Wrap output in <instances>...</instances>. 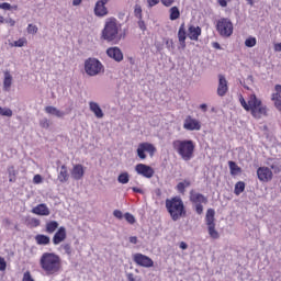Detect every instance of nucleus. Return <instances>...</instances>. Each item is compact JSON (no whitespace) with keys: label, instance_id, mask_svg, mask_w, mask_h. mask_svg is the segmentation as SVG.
I'll return each mask as SVG.
<instances>
[{"label":"nucleus","instance_id":"1","mask_svg":"<svg viewBox=\"0 0 281 281\" xmlns=\"http://www.w3.org/2000/svg\"><path fill=\"white\" fill-rule=\"evenodd\" d=\"M40 267L45 276H58L63 269V260L55 252H44L40 257Z\"/></svg>","mask_w":281,"mask_h":281},{"label":"nucleus","instance_id":"2","mask_svg":"<svg viewBox=\"0 0 281 281\" xmlns=\"http://www.w3.org/2000/svg\"><path fill=\"white\" fill-rule=\"evenodd\" d=\"M239 102L243 109H245V111H249L255 120H261L267 116V105H265L262 100L256 97V94H250L248 101L240 95Z\"/></svg>","mask_w":281,"mask_h":281},{"label":"nucleus","instance_id":"3","mask_svg":"<svg viewBox=\"0 0 281 281\" xmlns=\"http://www.w3.org/2000/svg\"><path fill=\"white\" fill-rule=\"evenodd\" d=\"M121 30L122 25L117 23V20L114 18H109L105 20L101 37L103 41H108V43H114L117 45V43H120V41L123 38L122 34L120 33Z\"/></svg>","mask_w":281,"mask_h":281},{"label":"nucleus","instance_id":"4","mask_svg":"<svg viewBox=\"0 0 281 281\" xmlns=\"http://www.w3.org/2000/svg\"><path fill=\"white\" fill-rule=\"evenodd\" d=\"M172 149L182 161H190L194 158V140L192 139H175L171 143Z\"/></svg>","mask_w":281,"mask_h":281},{"label":"nucleus","instance_id":"5","mask_svg":"<svg viewBox=\"0 0 281 281\" xmlns=\"http://www.w3.org/2000/svg\"><path fill=\"white\" fill-rule=\"evenodd\" d=\"M166 207L172 221H179L186 214V206H183V201L180 198L166 200Z\"/></svg>","mask_w":281,"mask_h":281},{"label":"nucleus","instance_id":"6","mask_svg":"<svg viewBox=\"0 0 281 281\" xmlns=\"http://www.w3.org/2000/svg\"><path fill=\"white\" fill-rule=\"evenodd\" d=\"M85 71L90 77L100 76L104 74V65L98 58H88L85 61Z\"/></svg>","mask_w":281,"mask_h":281},{"label":"nucleus","instance_id":"7","mask_svg":"<svg viewBox=\"0 0 281 281\" xmlns=\"http://www.w3.org/2000/svg\"><path fill=\"white\" fill-rule=\"evenodd\" d=\"M216 30L220 36L224 38H229L232 34H234V24L232 23L231 19L222 18L216 22Z\"/></svg>","mask_w":281,"mask_h":281},{"label":"nucleus","instance_id":"8","mask_svg":"<svg viewBox=\"0 0 281 281\" xmlns=\"http://www.w3.org/2000/svg\"><path fill=\"white\" fill-rule=\"evenodd\" d=\"M216 212L214 209H209L205 216V223L207 226L209 236L213 238V240H218L221 238V234L216 231V223L214 222V216Z\"/></svg>","mask_w":281,"mask_h":281},{"label":"nucleus","instance_id":"9","mask_svg":"<svg viewBox=\"0 0 281 281\" xmlns=\"http://www.w3.org/2000/svg\"><path fill=\"white\" fill-rule=\"evenodd\" d=\"M190 201L193 204L196 214H203V205L207 204V198L194 190H191Z\"/></svg>","mask_w":281,"mask_h":281},{"label":"nucleus","instance_id":"10","mask_svg":"<svg viewBox=\"0 0 281 281\" xmlns=\"http://www.w3.org/2000/svg\"><path fill=\"white\" fill-rule=\"evenodd\" d=\"M146 153L154 157L155 153H157V147H155V145L148 142L139 143L136 149L137 157L144 160L146 159Z\"/></svg>","mask_w":281,"mask_h":281},{"label":"nucleus","instance_id":"11","mask_svg":"<svg viewBox=\"0 0 281 281\" xmlns=\"http://www.w3.org/2000/svg\"><path fill=\"white\" fill-rule=\"evenodd\" d=\"M133 260L137 267H143L144 269H150L151 267H155V261L142 252L134 254Z\"/></svg>","mask_w":281,"mask_h":281},{"label":"nucleus","instance_id":"12","mask_svg":"<svg viewBox=\"0 0 281 281\" xmlns=\"http://www.w3.org/2000/svg\"><path fill=\"white\" fill-rule=\"evenodd\" d=\"M135 172L145 179H153L155 177V169L145 164H137L135 166Z\"/></svg>","mask_w":281,"mask_h":281},{"label":"nucleus","instance_id":"13","mask_svg":"<svg viewBox=\"0 0 281 281\" xmlns=\"http://www.w3.org/2000/svg\"><path fill=\"white\" fill-rule=\"evenodd\" d=\"M201 121L194 119L192 115L186 116L183 121L184 131H201Z\"/></svg>","mask_w":281,"mask_h":281},{"label":"nucleus","instance_id":"14","mask_svg":"<svg viewBox=\"0 0 281 281\" xmlns=\"http://www.w3.org/2000/svg\"><path fill=\"white\" fill-rule=\"evenodd\" d=\"M257 177L262 183H269L273 179V171L269 167H259L257 169Z\"/></svg>","mask_w":281,"mask_h":281},{"label":"nucleus","instance_id":"15","mask_svg":"<svg viewBox=\"0 0 281 281\" xmlns=\"http://www.w3.org/2000/svg\"><path fill=\"white\" fill-rule=\"evenodd\" d=\"M106 56L115 60V63H122L124 60V53H122V49L117 46L109 47L106 49Z\"/></svg>","mask_w":281,"mask_h":281},{"label":"nucleus","instance_id":"16","mask_svg":"<svg viewBox=\"0 0 281 281\" xmlns=\"http://www.w3.org/2000/svg\"><path fill=\"white\" fill-rule=\"evenodd\" d=\"M227 91H229L227 79L223 75H218L217 95L220 98H225Z\"/></svg>","mask_w":281,"mask_h":281},{"label":"nucleus","instance_id":"17","mask_svg":"<svg viewBox=\"0 0 281 281\" xmlns=\"http://www.w3.org/2000/svg\"><path fill=\"white\" fill-rule=\"evenodd\" d=\"M106 3L109 0H99L94 5V14L99 18H104L109 14V9H106Z\"/></svg>","mask_w":281,"mask_h":281},{"label":"nucleus","instance_id":"18","mask_svg":"<svg viewBox=\"0 0 281 281\" xmlns=\"http://www.w3.org/2000/svg\"><path fill=\"white\" fill-rule=\"evenodd\" d=\"M201 26L194 24L188 25L187 36L190 38V41H199V36H201Z\"/></svg>","mask_w":281,"mask_h":281},{"label":"nucleus","instance_id":"19","mask_svg":"<svg viewBox=\"0 0 281 281\" xmlns=\"http://www.w3.org/2000/svg\"><path fill=\"white\" fill-rule=\"evenodd\" d=\"M31 212L36 216H49V214H52L49 206H47L45 203L37 204L31 210Z\"/></svg>","mask_w":281,"mask_h":281},{"label":"nucleus","instance_id":"20","mask_svg":"<svg viewBox=\"0 0 281 281\" xmlns=\"http://www.w3.org/2000/svg\"><path fill=\"white\" fill-rule=\"evenodd\" d=\"M67 239V228L64 226L59 227L53 237L54 245H60V243H65Z\"/></svg>","mask_w":281,"mask_h":281},{"label":"nucleus","instance_id":"21","mask_svg":"<svg viewBox=\"0 0 281 281\" xmlns=\"http://www.w3.org/2000/svg\"><path fill=\"white\" fill-rule=\"evenodd\" d=\"M70 175L75 181H80L85 177V166L80 164L74 165Z\"/></svg>","mask_w":281,"mask_h":281},{"label":"nucleus","instance_id":"22","mask_svg":"<svg viewBox=\"0 0 281 281\" xmlns=\"http://www.w3.org/2000/svg\"><path fill=\"white\" fill-rule=\"evenodd\" d=\"M89 110L98 120H102L104 117V112L102 111V108H100V104L95 101L89 102Z\"/></svg>","mask_w":281,"mask_h":281},{"label":"nucleus","instance_id":"23","mask_svg":"<svg viewBox=\"0 0 281 281\" xmlns=\"http://www.w3.org/2000/svg\"><path fill=\"white\" fill-rule=\"evenodd\" d=\"M188 38V31H186V23H182L178 31V40L181 45V49H186V40Z\"/></svg>","mask_w":281,"mask_h":281},{"label":"nucleus","instance_id":"24","mask_svg":"<svg viewBox=\"0 0 281 281\" xmlns=\"http://www.w3.org/2000/svg\"><path fill=\"white\" fill-rule=\"evenodd\" d=\"M57 179L60 183H67V181H69V171L67 170V166L63 165L60 167Z\"/></svg>","mask_w":281,"mask_h":281},{"label":"nucleus","instance_id":"25","mask_svg":"<svg viewBox=\"0 0 281 281\" xmlns=\"http://www.w3.org/2000/svg\"><path fill=\"white\" fill-rule=\"evenodd\" d=\"M4 78H3V90L10 91V88L12 87V74H10V70H4Z\"/></svg>","mask_w":281,"mask_h":281},{"label":"nucleus","instance_id":"26","mask_svg":"<svg viewBox=\"0 0 281 281\" xmlns=\"http://www.w3.org/2000/svg\"><path fill=\"white\" fill-rule=\"evenodd\" d=\"M45 113H47L48 115H54L55 117H65V112L52 105L45 108Z\"/></svg>","mask_w":281,"mask_h":281},{"label":"nucleus","instance_id":"27","mask_svg":"<svg viewBox=\"0 0 281 281\" xmlns=\"http://www.w3.org/2000/svg\"><path fill=\"white\" fill-rule=\"evenodd\" d=\"M228 166L232 177H238L243 172V169L235 161H228Z\"/></svg>","mask_w":281,"mask_h":281},{"label":"nucleus","instance_id":"28","mask_svg":"<svg viewBox=\"0 0 281 281\" xmlns=\"http://www.w3.org/2000/svg\"><path fill=\"white\" fill-rule=\"evenodd\" d=\"M35 243L37 245H49L50 238L47 235L38 234L35 236Z\"/></svg>","mask_w":281,"mask_h":281},{"label":"nucleus","instance_id":"29","mask_svg":"<svg viewBox=\"0 0 281 281\" xmlns=\"http://www.w3.org/2000/svg\"><path fill=\"white\" fill-rule=\"evenodd\" d=\"M181 11H179L178 7H171L169 9V19L170 21H177V19H180Z\"/></svg>","mask_w":281,"mask_h":281},{"label":"nucleus","instance_id":"30","mask_svg":"<svg viewBox=\"0 0 281 281\" xmlns=\"http://www.w3.org/2000/svg\"><path fill=\"white\" fill-rule=\"evenodd\" d=\"M190 180H183L177 184L176 190H178L180 194H186V189L190 188Z\"/></svg>","mask_w":281,"mask_h":281},{"label":"nucleus","instance_id":"31","mask_svg":"<svg viewBox=\"0 0 281 281\" xmlns=\"http://www.w3.org/2000/svg\"><path fill=\"white\" fill-rule=\"evenodd\" d=\"M7 172L9 175V181L10 183H14V181H16V175H19V172L16 171V169L14 168V166H9L7 169Z\"/></svg>","mask_w":281,"mask_h":281},{"label":"nucleus","instance_id":"32","mask_svg":"<svg viewBox=\"0 0 281 281\" xmlns=\"http://www.w3.org/2000/svg\"><path fill=\"white\" fill-rule=\"evenodd\" d=\"M117 181H119V183H122V186H126V183H128V181H131V176L128 175V172L124 171L119 175Z\"/></svg>","mask_w":281,"mask_h":281},{"label":"nucleus","instance_id":"33","mask_svg":"<svg viewBox=\"0 0 281 281\" xmlns=\"http://www.w3.org/2000/svg\"><path fill=\"white\" fill-rule=\"evenodd\" d=\"M56 229H58V222L50 221V222L46 223L47 234H54Z\"/></svg>","mask_w":281,"mask_h":281},{"label":"nucleus","instance_id":"34","mask_svg":"<svg viewBox=\"0 0 281 281\" xmlns=\"http://www.w3.org/2000/svg\"><path fill=\"white\" fill-rule=\"evenodd\" d=\"M243 192H245V182L238 181L235 184L234 193L236 194V196H240V194H243Z\"/></svg>","mask_w":281,"mask_h":281},{"label":"nucleus","instance_id":"35","mask_svg":"<svg viewBox=\"0 0 281 281\" xmlns=\"http://www.w3.org/2000/svg\"><path fill=\"white\" fill-rule=\"evenodd\" d=\"M271 100H272L277 111H279L281 113V97H279L278 94H272Z\"/></svg>","mask_w":281,"mask_h":281},{"label":"nucleus","instance_id":"36","mask_svg":"<svg viewBox=\"0 0 281 281\" xmlns=\"http://www.w3.org/2000/svg\"><path fill=\"white\" fill-rule=\"evenodd\" d=\"M27 45V38L21 37L18 41L10 44L11 47H25Z\"/></svg>","mask_w":281,"mask_h":281},{"label":"nucleus","instance_id":"37","mask_svg":"<svg viewBox=\"0 0 281 281\" xmlns=\"http://www.w3.org/2000/svg\"><path fill=\"white\" fill-rule=\"evenodd\" d=\"M258 43V40L254 36H249L248 38L245 40V46L246 47H256Z\"/></svg>","mask_w":281,"mask_h":281},{"label":"nucleus","instance_id":"38","mask_svg":"<svg viewBox=\"0 0 281 281\" xmlns=\"http://www.w3.org/2000/svg\"><path fill=\"white\" fill-rule=\"evenodd\" d=\"M0 115H2L3 117H12V110L10 108L0 106Z\"/></svg>","mask_w":281,"mask_h":281},{"label":"nucleus","instance_id":"39","mask_svg":"<svg viewBox=\"0 0 281 281\" xmlns=\"http://www.w3.org/2000/svg\"><path fill=\"white\" fill-rule=\"evenodd\" d=\"M26 32L27 34H38V26H36V24H29L26 27Z\"/></svg>","mask_w":281,"mask_h":281},{"label":"nucleus","instance_id":"40","mask_svg":"<svg viewBox=\"0 0 281 281\" xmlns=\"http://www.w3.org/2000/svg\"><path fill=\"white\" fill-rule=\"evenodd\" d=\"M29 225L31 227H38L41 225V220H38L36 217H32L29 220Z\"/></svg>","mask_w":281,"mask_h":281},{"label":"nucleus","instance_id":"41","mask_svg":"<svg viewBox=\"0 0 281 281\" xmlns=\"http://www.w3.org/2000/svg\"><path fill=\"white\" fill-rule=\"evenodd\" d=\"M124 218H125V221H127V223H130V225H134L135 216L133 214L125 213Z\"/></svg>","mask_w":281,"mask_h":281},{"label":"nucleus","instance_id":"42","mask_svg":"<svg viewBox=\"0 0 281 281\" xmlns=\"http://www.w3.org/2000/svg\"><path fill=\"white\" fill-rule=\"evenodd\" d=\"M8 269V261H5V258L0 256V271H5Z\"/></svg>","mask_w":281,"mask_h":281},{"label":"nucleus","instance_id":"43","mask_svg":"<svg viewBox=\"0 0 281 281\" xmlns=\"http://www.w3.org/2000/svg\"><path fill=\"white\" fill-rule=\"evenodd\" d=\"M33 183H35V186H38L40 183H43V176L42 175H35L33 177Z\"/></svg>","mask_w":281,"mask_h":281},{"label":"nucleus","instance_id":"44","mask_svg":"<svg viewBox=\"0 0 281 281\" xmlns=\"http://www.w3.org/2000/svg\"><path fill=\"white\" fill-rule=\"evenodd\" d=\"M40 126H41L42 128H49V120H47V119H42V120L40 121Z\"/></svg>","mask_w":281,"mask_h":281},{"label":"nucleus","instance_id":"45","mask_svg":"<svg viewBox=\"0 0 281 281\" xmlns=\"http://www.w3.org/2000/svg\"><path fill=\"white\" fill-rule=\"evenodd\" d=\"M162 5H165V8H171L175 3V0H160Z\"/></svg>","mask_w":281,"mask_h":281},{"label":"nucleus","instance_id":"46","mask_svg":"<svg viewBox=\"0 0 281 281\" xmlns=\"http://www.w3.org/2000/svg\"><path fill=\"white\" fill-rule=\"evenodd\" d=\"M0 10H12V4L8 2L0 3Z\"/></svg>","mask_w":281,"mask_h":281},{"label":"nucleus","instance_id":"47","mask_svg":"<svg viewBox=\"0 0 281 281\" xmlns=\"http://www.w3.org/2000/svg\"><path fill=\"white\" fill-rule=\"evenodd\" d=\"M274 93H272V95H278L279 98H281V85H276L274 86Z\"/></svg>","mask_w":281,"mask_h":281},{"label":"nucleus","instance_id":"48","mask_svg":"<svg viewBox=\"0 0 281 281\" xmlns=\"http://www.w3.org/2000/svg\"><path fill=\"white\" fill-rule=\"evenodd\" d=\"M64 251L67 254V256H71V246L69 244L63 245Z\"/></svg>","mask_w":281,"mask_h":281},{"label":"nucleus","instance_id":"49","mask_svg":"<svg viewBox=\"0 0 281 281\" xmlns=\"http://www.w3.org/2000/svg\"><path fill=\"white\" fill-rule=\"evenodd\" d=\"M4 23H8V25H10V27H14L16 25V21H14V19L9 18V19H4Z\"/></svg>","mask_w":281,"mask_h":281},{"label":"nucleus","instance_id":"50","mask_svg":"<svg viewBox=\"0 0 281 281\" xmlns=\"http://www.w3.org/2000/svg\"><path fill=\"white\" fill-rule=\"evenodd\" d=\"M113 216H115V218L122 220L124 217V214L120 210H114Z\"/></svg>","mask_w":281,"mask_h":281},{"label":"nucleus","instance_id":"51","mask_svg":"<svg viewBox=\"0 0 281 281\" xmlns=\"http://www.w3.org/2000/svg\"><path fill=\"white\" fill-rule=\"evenodd\" d=\"M138 27L139 30H142V32H146V23L144 22V20L138 21Z\"/></svg>","mask_w":281,"mask_h":281},{"label":"nucleus","instance_id":"52","mask_svg":"<svg viewBox=\"0 0 281 281\" xmlns=\"http://www.w3.org/2000/svg\"><path fill=\"white\" fill-rule=\"evenodd\" d=\"M149 8H155L159 3V0H147Z\"/></svg>","mask_w":281,"mask_h":281},{"label":"nucleus","instance_id":"53","mask_svg":"<svg viewBox=\"0 0 281 281\" xmlns=\"http://www.w3.org/2000/svg\"><path fill=\"white\" fill-rule=\"evenodd\" d=\"M166 45H167V48H169V50L175 49V46H172V40H167Z\"/></svg>","mask_w":281,"mask_h":281},{"label":"nucleus","instance_id":"54","mask_svg":"<svg viewBox=\"0 0 281 281\" xmlns=\"http://www.w3.org/2000/svg\"><path fill=\"white\" fill-rule=\"evenodd\" d=\"M217 3L221 5V8H227V0H217Z\"/></svg>","mask_w":281,"mask_h":281},{"label":"nucleus","instance_id":"55","mask_svg":"<svg viewBox=\"0 0 281 281\" xmlns=\"http://www.w3.org/2000/svg\"><path fill=\"white\" fill-rule=\"evenodd\" d=\"M180 249H182L183 251H186V249H188V244L186 241H181L179 245Z\"/></svg>","mask_w":281,"mask_h":281},{"label":"nucleus","instance_id":"56","mask_svg":"<svg viewBox=\"0 0 281 281\" xmlns=\"http://www.w3.org/2000/svg\"><path fill=\"white\" fill-rule=\"evenodd\" d=\"M135 14H136V16H142V7H136L135 8Z\"/></svg>","mask_w":281,"mask_h":281},{"label":"nucleus","instance_id":"57","mask_svg":"<svg viewBox=\"0 0 281 281\" xmlns=\"http://www.w3.org/2000/svg\"><path fill=\"white\" fill-rule=\"evenodd\" d=\"M132 190H133V192H136L137 194H144V190H142L139 188L133 187Z\"/></svg>","mask_w":281,"mask_h":281},{"label":"nucleus","instance_id":"58","mask_svg":"<svg viewBox=\"0 0 281 281\" xmlns=\"http://www.w3.org/2000/svg\"><path fill=\"white\" fill-rule=\"evenodd\" d=\"M130 243H132V245H137V236L130 237Z\"/></svg>","mask_w":281,"mask_h":281},{"label":"nucleus","instance_id":"59","mask_svg":"<svg viewBox=\"0 0 281 281\" xmlns=\"http://www.w3.org/2000/svg\"><path fill=\"white\" fill-rule=\"evenodd\" d=\"M212 47H214V49H221V44L218 42H213Z\"/></svg>","mask_w":281,"mask_h":281},{"label":"nucleus","instance_id":"60","mask_svg":"<svg viewBox=\"0 0 281 281\" xmlns=\"http://www.w3.org/2000/svg\"><path fill=\"white\" fill-rule=\"evenodd\" d=\"M274 52H281V43L274 44Z\"/></svg>","mask_w":281,"mask_h":281},{"label":"nucleus","instance_id":"61","mask_svg":"<svg viewBox=\"0 0 281 281\" xmlns=\"http://www.w3.org/2000/svg\"><path fill=\"white\" fill-rule=\"evenodd\" d=\"M127 280H128V281H135V274H133V273H127Z\"/></svg>","mask_w":281,"mask_h":281},{"label":"nucleus","instance_id":"62","mask_svg":"<svg viewBox=\"0 0 281 281\" xmlns=\"http://www.w3.org/2000/svg\"><path fill=\"white\" fill-rule=\"evenodd\" d=\"M200 109L205 113V112L207 111V104L202 103V104L200 105Z\"/></svg>","mask_w":281,"mask_h":281},{"label":"nucleus","instance_id":"63","mask_svg":"<svg viewBox=\"0 0 281 281\" xmlns=\"http://www.w3.org/2000/svg\"><path fill=\"white\" fill-rule=\"evenodd\" d=\"M82 3V0H72V5L78 7Z\"/></svg>","mask_w":281,"mask_h":281},{"label":"nucleus","instance_id":"64","mask_svg":"<svg viewBox=\"0 0 281 281\" xmlns=\"http://www.w3.org/2000/svg\"><path fill=\"white\" fill-rule=\"evenodd\" d=\"M0 23H5V18H3V15H0Z\"/></svg>","mask_w":281,"mask_h":281}]
</instances>
